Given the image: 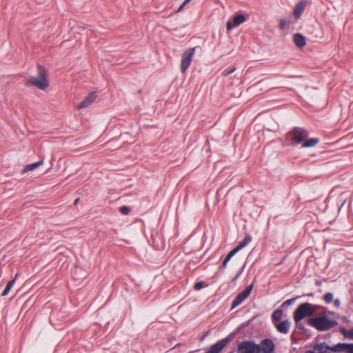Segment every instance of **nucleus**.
<instances>
[{
    "instance_id": "nucleus-1",
    "label": "nucleus",
    "mask_w": 353,
    "mask_h": 353,
    "mask_svg": "<svg viewBox=\"0 0 353 353\" xmlns=\"http://www.w3.org/2000/svg\"><path fill=\"white\" fill-rule=\"evenodd\" d=\"M47 70L41 66H37V75L30 77L25 83L26 86H34L37 88L44 90L49 86V81L47 78Z\"/></svg>"
},
{
    "instance_id": "nucleus-2",
    "label": "nucleus",
    "mask_w": 353,
    "mask_h": 353,
    "mask_svg": "<svg viewBox=\"0 0 353 353\" xmlns=\"http://www.w3.org/2000/svg\"><path fill=\"white\" fill-rule=\"evenodd\" d=\"M309 325L315 327L319 331H325L331 329L337 324L335 320L330 319L327 316L310 318L307 320Z\"/></svg>"
},
{
    "instance_id": "nucleus-3",
    "label": "nucleus",
    "mask_w": 353,
    "mask_h": 353,
    "mask_svg": "<svg viewBox=\"0 0 353 353\" xmlns=\"http://www.w3.org/2000/svg\"><path fill=\"white\" fill-rule=\"evenodd\" d=\"M316 310V307L311 303H305L301 304L294 312L295 323H299L302 319L312 316Z\"/></svg>"
},
{
    "instance_id": "nucleus-4",
    "label": "nucleus",
    "mask_w": 353,
    "mask_h": 353,
    "mask_svg": "<svg viewBox=\"0 0 353 353\" xmlns=\"http://www.w3.org/2000/svg\"><path fill=\"white\" fill-rule=\"evenodd\" d=\"M289 134L291 136L292 143L294 145L303 144L305 139L308 137V133L306 130L298 127L293 128L290 132Z\"/></svg>"
},
{
    "instance_id": "nucleus-5",
    "label": "nucleus",
    "mask_w": 353,
    "mask_h": 353,
    "mask_svg": "<svg viewBox=\"0 0 353 353\" xmlns=\"http://www.w3.org/2000/svg\"><path fill=\"white\" fill-rule=\"evenodd\" d=\"M195 52V48H188L182 54L181 61V71L185 73L191 64L192 57Z\"/></svg>"
},
{
    "instance_id": "nucleus-6",
    "label": "nucleus",
    "mask_w": 353,
    "mask_h": 353,
    "mask_svg": "<svg viewBox=\"0 0 353 353\" xmlns=\"http://www.w3.org/2000/svg\"><path fill=\"white\" fill-rule=\"evenodd\" d=\"M238 353H261V347L250 341H243L239 345Z\"/></svg>"
},
{
    "instance_id": "nucleus-7",
    "label": "nucleus",
    "mask_w": 353,
    "mask_h": 353,
    "mask_svg": "<svg viewBox=\"0 0 353 353\" xmlns=\"http://www.w3.org/2000/svg\"><path fill=\"white\" fill-rule=\"evenodd\" d=\"M252 289L253 285L250 284L243 292L239 293L233 300L231 310L241 304L250 296Z\"/></svg>"
},
{
    "instance_id": "nucleus-8",
    "label": "nucleus",
    "mask_w": 353,
    "mask_h": 353,
    "mask_svg": "<svg viewBox=\"0 0 353 353\" xmlns=\"http://www.w3.org/2000/svg\"><path fill=\"white\" fill-rule=\"evenodd\" d=\"M246 19L242 14L234 15L233 17L232 22L228 21L226 23V28L228 30H231L234 27L239 26L241 23L245 21Z\"/></svg>"
},
{
    "instance_id": "nucleus-9",
    "label": "nucleus",
    "mask_w": 353,
    "mask_h": 353,
    "mask_svg": "<svg viewBox=\"0 0 353 353\" xmlns=\"http://www.w3.org/2000/svg\"><path fill=\"white\" fill-rule=\"evenodd\" d=\"M229 339L225 338L212 345L206 353H219L228 343Z\"/></svg>"
},
{
    "instance_id": "nucleus-10",
    "label": "nucleus",
    "mask_w": 353,
    "mask_h": 353,
    "mask_svg": "<svg viewBox=\"0 0 353 353\" xmlns=\"http://www.w3.org/2000/svg\"><path fill=\"white\" fill-rule=\"evenodd\" d=\"M261 353H272L274 350V344L271 339H264L261 341Z\"/></svg>"
},
{
    "instance_id": "nucleus-11",
    "label": "nucleus",
    "mask_w": 353,
    "mask_h": 353,
    "mask_svg": "<svg viewBox=\"0 0 353 353\" xmlns=\"http://www.w3.org/2000/svg\"><path fill=\"white\" fill-rule=\"evenodd\" d=\"M332 352L353 353V343H338L333 346Z\"/></svg>"
},
{
    "instance_id": "nucleus-12",
    "label": "nucleus",
    "mask_w": 353,
    "mask_h": 353,
    "mask_svg": "<svg viewBox=\"0 0 353 353\" xmlns=\"http://www.w3.org/2000/svg\"><path fill=\"white\" fill-rule=\"evenodd\" d=\"M97 98L96 92L90 93L80 103L78 104L77 108L81 109L90 105Z\"/></svg>"
},
{
    "instance_id": "nucleus-13",
    "label": "nucleus",
    "mask_w": 353,
    "mask_h": 353,
    "mask_svg": "<svg viewBox=\"0 0 353 353\" xmlns=\"http://www.w3.org/2000/svg\"><path fill=\"white\" fill-rule=\"evenodd\" d=\"M290 322L289 320H285L279 323L275 324L276 330L282 334H288L290 330Z\"/></svg>"
},
{
    "instance_id": "nucleus-14",
    "label": "nucleus",
    "mask_w": 353,
    "mask_h": 353,
    "mask_svg": "<svg viewBox=\"0 0 353 353\" xmlns=\"http://www.w3.org/2000/svg\"><path fill=\"white\" fill-rule=\"evenodd\" d=\"M293 41L296 46L299 48H303L306 44L305 37L300 33H296L294 34Z\"/></svg>"
},
{
    "instance_id": "nucleus-15",
    "label": "nucleus",
    "mask_w": 353,
    "mask_h": 353,
    "mask_svg": "<svg viewBox=\"0 0 353 353\" xmlns=\"http://www.w3.org/2000/svg\"><path fill=\"white\" fill-rule=\"evenodd\" d=\"M305 6H306L305 1H301L295 6V8L294 9V16L296 19H299L302 12H303V10L305 8Z\"/></svg>"
},
{
    "instance_id": "nucleus-16",
    "label": "nucleus",
    "mask_w": 353,
    "mask_h": 353,
    "mask_svg": "<svg viewBox=\"0 0 353 353\" xmlns=\"http://www.w3.org/2000/svg\"><path fill=\"white\" fill-rule=\"evenodd\" d=\"M252 241V237L250 234H247L245 238L239 242V245L234 249L238 252L239 250L247 246Z\"/></svg>"
},
{
    "instance_id": "nucleus-17",
    "label": "nucleus",
    "mask_w": 353,
    "mask_h": 353,
    "mask_svg": "<svg viewBox=\"0 0 353 353\" xmlns=\"http://www.w3.org/2000/svg\"><path fill=\"white\" fill-rule=\"evenodd\" d=\"M43 164V160H41L39 161H37V162H35V163H33L31 164H28L24 167V168L21 171V172L26 173L28 172L34 170Z\"/></svg>"
},
{
    "instance_id": "nucleus-18",
    "label": "nucleus",
    "mask_w": 353,
    "mask_h": 353,
    "mask_svg": "<svg viewBox=\"0 0 353 353\" xmlns=\"http://www.w3.org/2000/svg\"><path fill=\"white\" fill-rule=\"evenodd\" d=\"M333 346H330L328 345H326L325 343H321L319 344H317L314 349L316 350H318L319 353H327L328 350L332 351Z\"/></svg>"
},
{
    "instance_id": "nucleus-19",
    "label": "nucleus",
    "mask_w": 353,
    "mask_h": 353,
    "mask_svg": "<svg viewBox=\"0 0 353 353\" xmlns=\"http://www.w3.org/2000/svg\"><path fill=\"white\" fill-rule=\"evenodd\" d=\"M319 142V139L318 138H312L306 140L303 142L302 147L303 148H311L315 146Z\"/></svg>"
},
{
    "instance_id": "nucleus-20",
    "label": "nucleus",
    "mask_w": 353,
    "mask_h": 353,
    "mask_svg": "<svg viewBox=\"0 0 353 353\" xmlns=\"http://www.w3.org/2000/svg\"><path fill=\"white\" fill-rule=\"evenodd\" d=\"M17 274H16L15 277H17ZM15 281H16V278H14V279L11 280L10 281H9L6 287L5 288L4 290L3 291V292L1 294V296H7L8 294V293L10 291V290L14 286V285L15 283Z\"/></svg>"
},
{
    "instance_id": "nucleus-21",
    "label": "nucleus",
    "mask_w": 353,
    "mask_h": 353,
    "mask_svg": "<svg viewBox=\"0 0 353 353\" xmlns=\"http://www.w3.org/2000/svg\"><path fill=\"white\" fill-rule=\"evenodd\" d=\"M236 253H237V252L234 249H233L227 254V256L225 258V259H224V261L223 262V264H222V268H226L228 261Z\"/></svg>"
},
{
    "instance_id": "nucleus-22",
    "label": "nucleus",
    "mask_w": 353,
    "mask_h": 353,
    "mask_svg": "<svg viewBox=\"0 0 353 353\" xmlns=\"http://www.w3.org/2000/svg\"><path fill=\"white\" fill-rule=\"evenodd\" d=\"M236 253H237V252L234 249H233L227 254V256L225 258V259H224V261L223 262V264H222V268H226L228 261Z\"/></svg>"
},
{
    "instance_id": "nucleus-23",
    "label": "nucleus",
    "mask_w": 353,
    "mask_h": 353,
    "mask_svg": "<svg viewBox=\"0 0 353 353\" xmlns=\"http://www.w3.org/2000/svg\"><path fill=\"white\" fill-rule=\"evenodd\" d=\"M283 312L281 310H276L272 314V319L273 321H279L282 317Z\"/></svg>"
},
{
    "instance_id": "nucleus-24",
    "label": "nucleus",
    "mask_w": 353,
    "mask_h": 353,
    "mask_svg": "<svg viewBox=\"0 0 353 353\" xmlns=\"http://www.w3.org/2000/svg\"><path fill=\"white\" fill-rule=\"evenodd\" d=\"M341 332L344 335L345 337L349 338L353 340V328L347 330L345 329H342Z\"/></svg>"
},
{
    "instance_id": "nucleus-25",
    "label": "nucleus",
    "mask_w": 353,
    "mask_h": 353,
    "mask_svg": "<svg viewBox=\"0 0 353 353\" xmlns=\"http://www.w3.org/2000/svg\"><path fill=\"white\" fill-rule=\"evenodd\" d=\"M323 300L327 303H330L333 301V294L332 292L325 293L323 296Z\"/></svg>"
},
{
    "instance_id": "nucleus-26",
    "label": "nucleus",
    "mask_w": 353,
    "mask_h": 353,
    "mask_svg": "<svg viewBox=\"0 0 353 353\" xmlns=\"http://www.w3.org/2000/svg\"><path fill=\"white\" fill-rule=\"evenodd\" d=\"M289 24V21H287L285 19H281L279 21V28L281 30H284Z\"/></svg>"
},
{
    "instance_id": "nucleus-27",
    "label": "nucleus",
    "mask_w": 353,
    "mask_h": 353,
    "mask_svg": "<svg viewBox=\"0 0 353 353\" xmlns=\"http://www.w3.org/2000/svg\"><path fill=\"white\" fill-rule=\"evenodd\" d=\"M204 286H206V285H205V283L202 281L201 282H197L194 284V289L195 290H201V288H203Z\"/></svg>"
},
{
    "instance_id": "nucleus-28",
    "label": "nucleus",
    "mask_w": 353,
    "mask_h": 353,
    "mask_svg": "<svg viewBox=\"0 0 353 353\" xmlns=\"http://www.w3.org/2000/svg\"><path fill=\"white\" fill-rule=\"evenodd\" d=\"M119 211L121 212V213H122L123 214H128L130 211V209L129 207L128 206H125V205H123V206H121L120 208V210Z\"/></svg>"
},
{
    "instance_id": "nucleus-29",
    "label": "nucleus",
    "mask_w": 353,
    "mask_h": 353,
    "mask_svg": "<svg viewBox=\"0 0 353 353\" xmlns=\"http://www.w3.org/2000/svg\"><path fill=\"white\" fill-rule=\"evenodd\" d=\"M236 70V68L235 67H233L231 70H224L222 73H221V75L223 77H227L228 75L232 74V72H234Z\"/></svg>"
},
{
    "instance_id": "nucleus-30",
    "label": "nucleus",
    "mask_w": 353,
    "mask_h": 353,
    "mask_svg": "<svg viewBox=\"0 0 353 353\" xmlns=\"http://www.w3.org/2000/svg\"><path fill=\"white\" fill-rule=\"evenodd\" d=\"M192 0H185L183 1V3L179 6V8H178L176 12H181L183 8L184 7L191 1Z\"/></svg>"
},
{
    "instance_id": "nucleus-31",
    "label": "nucleus",
    "mask_w": 353,
    "mask_h": 353,
    "mask_svg": "<svg viewBox=\"0 0 353 353\" xmlns=\"http://www.w3.org/2000/svg\"><path fill=\"white\" fill-rule=\"evenodd\" d=\"M295 299H288L287 301H285L284 303H283V305H292Z\"/></svg>"
},
{
    "instance_id": "nucleus-32",
    "label": "nucleus",
    "mask_w": 353,
    "mask_h": 353,
    "mask_svg": "<svg viewBox=\"0 0 353 353\" xmlns=\"http://www.w3.org/2000/svg\"><path fill=\"white\" fill-rule=\"evenodd\" d=\"M334 304L337 306L340 305V301L339 299H336L334 301Z\"/></svg>"
},
{
    "instance_id": "nucleus-33",
    "label": "nucleus",
    "mask_w": 353,
    "mask_h": 353,
    "mask_svg": "<svg viewBox=\"0 0 353 353\" xmlns=\"http://www.w3.org/2000/svg\"><path fill=\"white\" fill-rule=\"evenodd\" d=\"M209 334V331L206 332L203 336L201 337V340H203L204 338Z\"/></svg>"
},
{
    "instance_id": "nucleus-34",
    "label": "nucleus",
    "mask_w": 353,
    "mask_h": 353,
    "mask_svg": "<svg viewBox=\"0 0 353 353\" xmlns=\"http://www.w3.org/2000/svg\"><path fill=\"white\" fill-rule=\"evenodd\" d=\"M79 198H77V199H75V201L74 202V205H77V203H79Z\"/></svg>"
},
{
    "instance_id": "nucleus-35",
    "label": "nucleus",
    "mask_w": 353,
    "mask_h": 353,
    "mask_svg": "<svg viewBox=\"0 0 353 353\" xmlns=\"http://www.w3.org/2000/svg\"><path fill=\"white\" fill-rule=\"evenodd\" d=\"M305 353H315L314 351L312 350H307Z\"/></svg>"
}]
</instances>
